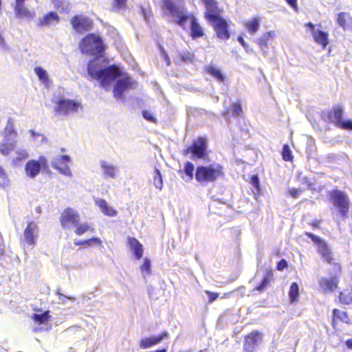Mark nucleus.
<instances>
[{"instance_id":"obj_1","label":"nucleus","mask_w":352,"mask_h":352,"mask_svg":"<svg viewBox=\"0 0 352 352\" xmlns=\"http://www.w3.org/2000/svg\"><path fill=\"white\" fill-rule=\"evenodd\" d=\"M87 74L93 79L100 82L102 87L109 86L116 81L113 86V96L117 100H124V92L132 87L130 77L125 75L120 68L113 65L106 67L100 58L91 60L87 64Z\"/></svg>"},{"instance_id":"obj_2","label":"nucleus","mask_w":352,"mask_h":352,"mask_svg":"<svg viewBox=\"0 0 352 352\" xmlns=\"http://www.w3.org/2000/svg\"><path fill=\"white\" fill-rule=\"evenodd\" d=\"M162 8L164 14L170 15L179 26L184 28L188 19H190V36L193 39L203 36L204 30L198 23L197 20L195 16L188 15L184 7L174 3L171 0H162Z\"/></svg>"},{"instance_id":"obj_3","label":"nucleus","mask_w":352,"mask_h":352,"mask_svg":"<svg viewBox=\"0 0 352 352\" xmlns=\"http://www.w3.org/2000/svg\"><path fill=\"white\" fill-rule=\"evenodd\" d=\"M224 112L223 118L232 133L233 139L239 142L248 136V131L246 129L237 126L236 129L232 126V119L236 122H239L240 119L243 117V111L241 103L237 102H232L227 104L226 100L224 101Z\"/></svg>"},{"instance_id":"obj_4","label":"nucleus","mask_w":352,"mask_h":352,"mask_svg":"<svg viewBox=\"0 0 352 352\" xmlns=\"http://www.w3.org/2000/svg\"><path fill=\"white\" fill-rule=\"evenodd\" d=\"M80 48L82 53L100 56L104 52L105 46L100 36L89 34L82 39Z\"/></svg>"},{"instance_id":"obj_5","label":"nucleus","mask_w":352,"mask_h":352,"mask_svg":"<svg viewBox=\"0 0 352 352\" xmlns=\"http://www.w3.org/2000/svg\"><path fill=\"white\" fill-rule=\"evenodd\" d=\"M3 134V140L0 143V153L3 155H8L16 144L17 132L14 127L12 118H8Z\"/></svg>"},{"instance_id":"obj_6","label":"nucleus","mask_w":352,"mask_h":352,"mask_svg":"<svg viewBox=\"0 0 352 352\" xmlns=\"http://www.w3.org/2000/svg\"><path fill=\"white\" fill-rule=\"evenodd\" d=\"M206 8L205 17L220 38V9L216 0H201Z\"/></svg>"},{"instance_id":"obj_7","label":"nucleus","mask_w":352,"mask_h":352,"mask_svg":"<svg viewBox=\"0 0 352 352\" xmlns=\"http://www.w3.org/2000/svg\"><path fill=\"white\" fill-rule=\"evenodd\" d=\"M55 104L54 111L56 114L64 116L77 113L79 109H82L81 102L64 98L55 102Z\"/></svg>"},{"instance_id":"obj_8","label":"nucleus","mask_w":352,"mask_h":352,"mask_svg":"<svg viewBox=\"0 0 352 352\" xmlns=\"http://www.w3.org/2000/svg\"><path fill=\"white\" fill-rule=\"evenodd\" d=\"M191 154L192 160L205 159L207 156V142L205 138L199 137L192 141L190 146L184 151V155Z\"/></svg>"},{"instance_id":"obj_9","label":"nucleus","mask_w":352,"mask_h":352,"mask_svg":"<svg viewBox=\"0 0 352 352\" xmlns=\"http://www.w3.org/2000/svg\"><path fill=\"white\" fill-rule=\"evenodd\" d=\"M48 168V162L44 156H40L38 160H30L25 165V172L28 177L35 178L41 170Z\"/></svg>"},{"instance_id":"obj_10","label":"nucleus","mask_w":352,"mask_h":352,"mask_svg":"<svg viewBox=\"0 0 352 352\" xmlns=\"http://www.w3.org/2000/svg\"><path fill=\"white\" fill-rule=\"evenodd\" d=\"M331 197L341 216L344 218L347 217L349 208V199L347 195L341 190H335L331 192Z\"/></svg>"},{"instance_id":"obj_11","label":"nucleus","mask_w":352,"mask_h":352,"mask_svg":"<svg viewBox=\"0 0 352 352\" xmlns=\"http://www.w3.org/2000/svg\"><path fill=\"white\" fill-rule=\"evenodd\" d=\"M219 175V171L212 166H198L195 171V179L200 183L215 181Z\"/></svg>"},{"instance_id":"obj_12","label":"nucleus","mask_w":352,"mask_h":352,"mask_svg":"<svg viewBox=\"0 0 352 352\" xmlns=\"http://www.w3.org/2000/svg\"><path fill=\"white\" fill-rule=\"evenodd\" d=\"M60 221L63 229H70L78 225L80 222V214L74 209L67 208L65 209L61 214Z\"/></svg>"},{"instance_id":"obj_13","label":"nucleus","mask_w":352,"mask_h":352,"mask_svg":"<svg viewBox=\"0 0 352 352\" xmlns=\"http://www.w3.org/2000/svg\"><path fill=\"white\" fill-rule=\"evenodd\" d=\"M307 236L317 246L318 252L321 255L322 258L327 263H331L333 258L331 256V252L327 243L319 236L311 233L305 232Z\"/></svg>"},{"instance_id":"obj_14","label":"nucleus","mask_w":352,"mask_h":352,"mask_svg":"<svg viewBox=\"0 0 352 352\" xmlns=\"http://www.w3.org/2000/svg\"><path fill=\"white\" fill-rule=\"evenodd\" d=\"M70 22L74 30L80 34H84L89 31L93 26L92 20L82 15H76L73 16Z\"/></svg>"},{"instance_id":"obj_15","label":"nucleus","mask_w":352,"mask_h":352,"mask_svg":"<svg viewBox=\"0 0 352 352\" xmlns=\"http://www.w3.org/2000/svg\"><path fill=\"white\" fill-rule=\"evenodd\" d=\"M38 236V227L34 222H29L23 232V241L29 245L34 246L36 243Z\"/></svg>"},{"instance_id":"obj_16","label":"nucleus","mask_w":352,"mask_h":352,"mask_svg":"<svg viewBox=\"0 0 352 352\" xmlns=\"http://www.w3.org/2000/svg\"><path fill=\"white\" fill-rule=\"evenodd\" d=\"M262 342V335L258 331L252 332L245 338L243 352H254Z\"/></svg>"},{"instance_id":"obj_17","label":"nucleus","mask_w":352,"mask_h":352,"mask_svg":"<svg viewBox=\"0 0 352 352\" xmlns=\"http://www.w3.org/2000/svg\"><path fill=\"white\" fill-rule=\"evenodd\" d=\"M167 331H164L158 336L145 337L140 340L139 346L142 349L150 348L168 337Z\"/></svg>"},{"instance_id":"obj_18","label":"nucleus","mask_w":352,"mask_h":352,"mask_svg":"<svg viewBox=\"0 0 352 352\" xmlns=\"http://www.w3.org/2000/svg\"><path fill=\"white\" fill-rule=\"evenodd\" d=\"M99 164L101 168L102 175L105 178L114 179L117 177L119 169L116 166L104 160H100Z\"/></svg>"},{"instance_id":"obj_19","label":"nucleus","mask_w":352,"mask_h":352,"mask_svg":"<svg viewBox=\"0 0 352 352\" xmlns=\"http://www.w3.org/2000/svg\"><path fill=\"white\" fill-rule=\"evenodd\" d=\"M338 279L337 277L330 278H320L319 285L324 292H333L338 287Z\"/></svg>"},{"instance_id":"obj_20","label":"nucleus","mask_w":352,"mask_h":352,"mask_svg":"<svg viewBox=\"0 0 352 352\" xmlns=\"http://www.w3.org/2000/svg\"><path fill=\"white\" fill-rule=\"evenodd\" d=\"M59 21L60 17L58 14L51 11L38 19V25L49 27L54 23H58Z\"/></svg>"},{"instance_id":"obj_21","label":"nucleus","mask_w":352,"mask_h":352,"mask_svg":"<svg viewBox=\"0 0 352 352\" xmlns=\"http://www.w3.org/2000/svg\"><path fill=\"white\" fill-rule=\"evenodd\" d=\"M128 243L135 258L137 260H140L143 255V245L134 237H129Z\"/></svg>"},{"instance_id":"obj_22","label":"nucleus","mask_w":352,"mask_h":352,"mask_svg":"<svg viewBox=\"0 0 352 352\" xmlns=\"http://www.w3.org/2000/svg\"><path fill=\"white\" fill-rule=\"evenodd\" d=\"M14 11L16 17L19 19L30 21L35 16L34 12L30 11L25 6H14Z\"/></svg>"},{"instance_id":"obj_23","label":"nucleus","mask_w":352,"mask_h":352,"mask_svg":"<svg viewBox=\"0 0 352 352\" xmlns=\"http://www.w3.org/2000/svg\"><path fill=\"white\" fill-rule=\"evenodd\" d=\"M95 203L104 215L108 217H115L117 215V211L110 206L106 200L98 198L95 201Z\"/></svg>"},{"instance_id":"obj_24","label":"nucleus","mask_w":352,"mask_h":352,"mask_svg":"<svg viewBox=\"0 0 352 352\" xmlns=\"http://www.w3.org/2000/svg\"><path fill=\"white\" fill-rule=\"evenodd\" d=\"M312 36L316 43L321 45L324 49L329 44V34L320 30L314 31Z\"/></svg>"},{"instance_id":"obj_25","label":"nucleus","mask_w":352,"mask_h":352,"mask_svg":"<svg viewBox=\"0 0 352 352\" xmlns=\"http://www.w3.org/2000/svg\"><path fill=\"white\" fill-rule=\"evenodd\" d=\"M337 21L343 30L352 29V18L347 12H340L338 14Z\"/></svg>"},{"instance_id":"obj_26","label":"nucleus","mask_w":352,"mask_h":352,"mask_svg":"<svg viewBox=\"0 0 352 352\" xmlns=\"http://www.w3.org/2000/svg\"><path fill=\"white\" fill-rule=\"evenodd\" d=\"M342 113V108L337 107L334 108L333 112L329 113L328 119L329 122L335 123V124L338 126L339 124L343 121Z\"/></svg>"},{"instance_id":"obj_27","label":"nucleus","mask_w":352,"mask_h":352,"mask_svg":"<svg viewBox=\"0 0 352 352\" xmlns=\"http://www.w3.org/2000/svg\"><path fill=\"white\" fill-rule=\"evenodd\" d=\"M261 19L258 17H254L244 23V25L248 30V32L251 35H254L256 33L260 28Z\"/></svg>"},{"instance_id":"obj_28","label":"nucleus","mask_w":352,"mask_h":352,"mask_svg":"<svg viewBox=\"0 0 352 352\" xmlns=\"http://www.w3.org/2000/svg\"><path fill=\"white\" fill-rule=\"evenodd\" d=\"M34 72L38 76L40 81L43 84L47 85L50 82V78L45 69L42 67L37 66L34 68Z\"/></svg>"},{"instance_id":"obj_29","label":"nucleus","mask_w":352,"mask_h":352,"mask_svg":"<svg viewBox=\"0 0 352 352\" xmlns=\"http://www.w3.org/2000/svg\"><path fill=\"white\" fill-rule=\"evenodd\" d=\"M52 2L60 12L68 13L70 10L69 3L67 1L52 0Z\"/></svg>"},{"instance_id":"obj_30","label":"nucleus","mask_w":352,"mask_h":352,"mask_svg":"<svg viewBox=\"0 0 352 352\" xmlns=\"http://www.w3.org/2000/svg\"><path fill=\"white\" fill-rule=\"evenodd\" d=\"M70 160L71 158L68 155H60L52 160L51 165L53 168H58V165L67 164Z\"/></svg>"},{"instance_id":"obj_31","label":"nucleus","mask_w":352,"mask_h":352,"mask_svg":"<svg viewBox=\"0 0 352 352\" xmlns=\"http://www.w3.org/2000/svg\"><path fill=\"white\" fill-rule=\"evenodd\" d=\"M50 316L48 311H45L41 314H33L32 316V320L38 324L47 322L50 320Z\"/></svg>"},{"instance_id":"obj_32","label":"nucleus","mask_w":352,"mask_h":352,"mask_svg":"<svg viewBox=\"0 0 352 352\" xmlns=\"http://www.w3.org/2000/svg\"><path fill=\"white\" fill-rule=\"evenodd\" d=\"M74 243L75 245H78V246L84 245H87L91 246V245H93L94 244L100 245L102 243V241L98 237H93L89 239L82 240V241L75 239Z\"/></svg>"},{"instance_id":"obj_33","label":"nucleus","mask_w":352,"mask_h":352,"mask_svg":"<svg viewBox=\"0 0 352 352\" xmlns=\"http://www.w3.org/2000/svg\"><path fill=\"white\" fill-rule=\"evenodd\" d=\"M273 276V273L271 270L267 271L264 276L262 282L259 285L256 287V289L259 292L263 291L270 283V280Z\"/></svg>"},{"instance_id":"obj_34","label":"nucleus","mask_w":352,"mask_h":352,"mask_svg":"<svg viewBox=\"0 0 352 352\" xmlns=\"http://www.w3.org/2000/svg\"><path fill=\"white\" fill-rule=\"evenodd\" d=\"M153 184L156 188H157L159 190L162 189V187H163L162 176L160 173V170L157 168H155L154 170Z\"/></svg>"},{"instance_id":"obj_35","label":"nucleus","mask_w":352,"mask_h":352,"mask_svg":"<svg viewBox=\"0 0 352 352\" xmlns=\"http://www.w3.org/2000/svg\"><path fill=\"white\" fill-rule=\"evenodd\" d=\"M299 295V288L296 283H292L289 292V296L291 302H294L297 300Z\"/></svg>"},{"instance_id":"obj_36","label":"nucleus","mask_w":352,"mask_h":352,"mask_svg":"<svg viewBox=\"0 0 352 352\" xmlns=\"http://www.w3.org/2000/svg\"><path fill=\"white\" fill-rule=\"evenodd\" d=\"M340 300L342 303L349 305L352 303V289L351 291H344L340 293Z\"/></svg>"},{"instance_id":"obj_37","label":"nucleus","mask_w":352,"mask_h":352,"mask_svg":"<svg viewBox=\"0 0 352 352\" xmlns=\"http://www.w3.org/2000/svg\"><path fill=\"white\" fill-rule=\"evenodd\" d=\"M275 35V32L274 31H269L264 33L262 36L257 39L258 45H264L267 44L268 41L270 38L273 37Z\"/></svg>"},{"instance_id":"obj_38","label":"nucleus","mask_w":352,"mask_h":352,"mask_svg":"<svg viewBox=\"0 0 352 352\" xmlns=\"http://www.w3.org/2000/svg\"><path fill=\"white\" fill-rule=\"evenodd\" d=\"M333 314L335 318H337L344 322L349 323V318L346 312L340 311L337 309H334Z\"/></svg>"},{"instance_id":"obj_39","label":"nucleus","mask_w":352,"mask_h":352,"mask_svg":"<svg viewBox=\"0 0 352 352\" xmlns=\"http://www.w3.org/2000/svg\"><path fill=\"white\" fill-rule=\"evenodd\" d=\"M75 227L76 228L75 233L78 236L82 235L84 233L90 230V226L87 223H80L79 222L78 225L75 226Z\"/></svg>"},{"instance_id":"obj_40","label":"nucleus","mask_w":352,"mask_h":352,"mask_svg":"<svg viewBox=\"0 0 352 352\" xmlns=\"http://www.w3.org/2000/svg\"><path fill=\"white\" fill-rule=\"evenodd\" d=\"M194 170H195V167L192 162H186L183 172L186 174V175L187 177H189L190 179H192L193 178Z\"/></svg>"},{"instance_id":"obj_41","label":"nucleus","mask_w":352,"mask_h":352,"mask_svg":"<svg viewBox=\"0 0 352 352\" xmlns=\"http://www.w3.org/2000/svg\"><path fill=\"white\" fill-rule=\"evenodd\" d=\"M29 132L30 133L34 140L38 144H42L47 140L44 135L36 133L32 129H30Z\"/></svg>"},{"instance_id":"obj_42","label":"nucleus","mask_w":352,"mask_h":352,"mask_svg":"<svg viewBox=\"0 0 352 352\" xmlns=\"http://www.w3.org/2000/svg\"><path fill=\"white\" fill-rule=\"evenodd\" d=\"M54 168L58 170L60 172V173H61L63 175L67 177H72V171L67 164L58 165V168Z\"/></svg>"},{"instance_id":"obj_43","label":"nucleus","mask_w":352,"mask_h":352,"mask_svg":"<svg viewBox=\"0 0 352 352\" xmlns=\"http://www.w3.org/2000/svg\"><path fill=\"white\" fill-rule=\"evenodd\" d=\"M140 270L144 276V274H149L151 272V261L148 258H144V263L140 267Z\"/></svg>"},{"instance_id":"obj_44","label":"nucleus","mask_w":352,"mask_h":352,"mask_svg":"<svg viewBox=\"0 0 352 352\" xmlns=\"http://www.w3.org/2000/svg\"><path fill=\"white\" fill-rule=\"evenodd\" d=\"M282 155H283V159L285 161H291L292 160L293 156L292 155V151L290 150V148L288 145L285 144L283 146V151H282Z\"/></svg>"},{"instance_id":"obj_45","label":"nucleus","mask_w":352,"mask_h":352,"mask_svg":"<svg viewBox=\"0 0 352 352\" xmlns=\"http://www.w3.org/2000/svg\"><path fill=\"white\" fill-rule=\"evenodd\" d=\"M228 26L227 21L221 17V38H229L230 34L228 32Z\"/></svg>"},{"instance_id":"obj_46","label":"nucleus","mask_w":352,"mask_h":352,"mask_svg":"<svg viewBox=\"0 0 352 352\" xmlns=\"http://www.w3.org/2000/svg\"><path fill=\"white\" fill-rule=\"evenodd\" d=\"M207 72L208 74L214 76L217 80L220 81V70L219 69L214 68L212 66H210L207 68Z\"/></svg>"},{"instance_id":"obj_47","label":"nucleus","mask_w":352,"mask_h":352,"mask_svg":"<svg viewBox=\"0 0 352 352\" xmlns=\"http://www.w3.org/2000/svg\"><path fill=\"white\" fill-rule=\"evenodd\" d=\"M142 116L145 120H146L149 122H156V118L153 116V114L150 111H148L147 110L142 111Z\"/></svg>"},{"instance_id":"obj_48","label":"nucleus","mask_w":352,"mask_h":352,"mask_svg":"<svg viewBox=\"0 0 352 352\" xmlns=\"http://www.w3.org/2000/svg\"><path fill=\"white\" fill-rule=\"evenodd\" d=\"M56 294L59 297V300L63 304L65 303L66 300H71L72 301H75L76 300V298L75 297L65 296L63 294L60 293L58 290L56 292Z\"/></svg>"},{"instance_id":"obj_49","label":"nucleus","mask_w":352,"mask_h":352,"mask_svg":"<svg viewBox=\"0 0 352 352\" xmlns=\"http://www.w3.org/2000/svg\"><path fill=\"white\" fill-rule=\"evenodd\" d=\"M16 153L17 154L16 160L18 161L23 160L28 157V152L24 149H19Z\"/></svg>"},{"instance_id":"obj_50","label":"nucleus","mask_w":352,"mask_h":352,"mask_svg":"<svg viewBox=\"0 0 352 352\" xmlns=\"http://www.w3.org/2000/svg\"><path fill=\"white\" fill-rule=\"evenodd\" d=\"M0 49L3 52H8L10 50V47L6 43L5 38L3 36V35L1 32H0Z\"/></svg>"},{"instance_id":"obj_51","label":"nucleus","mask_w":352,"mask_h":352,"mask_svg":"<svg viewBox=\"0 0 352 352\" xmlns=\"http://www.w3.org/2000/svg\"><path fill=\"white\" fill-rule=\"evenodd\" d=\"M339 127L343 129H350L352 130V120H344L339 124Z\"/></svg>"},{"instance_id":"obj_52","label":"nucleus","mask_w":352,"mask_h":352,"mask_svg":"<svg viewBox=\"0 0 352 352\" xmlns=\"http://www.w3.org/2000/svg\"><path fill=\"white\" fill-rule=\"evenodd\" d=\"M182 59L185 62H191L194 55L189 52H184L181 54Z\"/></svg>"},{"instance_id":"obj_53","label":"nucleus","mask_w":352,"mask_h":352,"mask_svg":"<svg viewBox=\"0 0 352 352\" xmlns=\"http://www.w3.org/2000/svg\"><path fill=\"white\" fill-rule=\"evenodd\" d=\"M289 195L294 197V198H297L300 194V192H302V190L300 189H297V188H292L289 190Z\"/></svg>"},{"instance_id":"obj_54","label":"nucleus","mask_w":352,"mask_h":352,"mask_svg":"<svg viewBox=\"0 0 352 352\" xmlns=\"http://www.w3.org/2000/svg\"><path fill=\"white\" fill-rule=\"evenodd\" d=\"M127 0H114V6L122 8L125 6Z\"/></svg>"},{"instance_id":"obj_55","label":"nucleus","mask_w":352,"mask_h":352,"mask_svg":"<svg viewBox=\"0 0 352 352\" xmlns=\"http://www.w3.org/2000/svg\"><path fill=\"white\" fill-rule=\"evenodd\" d=\"M161 52L163 60L166 63L167 65H170V60L169 59V57L162 47H161Z\"/></svg>"},{"instance_id":"obj_56","label":"nucleus","mask_w":352,"mask_h":352,"mask_svg":"<svg viewBox=\"0 0 352 352\" xmlns=\"http://www.w3.org/2000/svg\"><path fill=\"white\" fill-rule=\"evenodd\" d=\"M238 41L241 44L245 50L248 52H249V46L248 43L244 41L242 36H239L237 38Z\"/></svg>"},{"instance_id":"obj_57","label":"nucleus","mask_w":352,"mask_h":352,"mask_svg":"<svg viewBox=\"0 0 352 352\" xmlns=\"http://www.w3.org/2000/svg\"><path fill=\"white\" fill-rule=\"evenodd\" d=\"M206 293L208 295V301L210 302H213L219 296V294H217V293H212V292H206Z\"/></svg>"},{"instance_id":"obj_58","label":"nucleus","mask_w":352,"mask_h":352,"mask_svg":"<svg viewBox=\"0 0 352 352\" xmlns=\"http://www.w3.org/2000/svg\"><path fill=\"white\" fill-rule=\"evenodd\" d=\"M287 265V263L285 259H282L277 265V270H283L284 268H285Z\"/></svg>"},{"instance_id":"obj_59","label":"nucleus","mask_w":352,"mask_h":352,"mask_svg":"<svg viewBox=\"0 0 352 352\" xmlns=\"http://www.w3.org/2000/svg\"><path fill=\"white\" fill-rule=\"evenodd\" d=\"M251 182H252V185L255 188L258 187V186H259V179H258V176L257 175H252V177H251Z\"/></svg>"},{"instance_id":"obj_60","label":"nucleus","mask_w":352,"mask_h":352,"mask_svg":"<svg viewBox=\"0 0 352 352\" xmlns=\"http://www.w3.org/2000/svg\"><path fill=\"white\" fill-rule=\"evenodd\" d=\"M261 50L263 52V54L266 56L268 54V50H269V47H268V44H264L263 45H258Z\"/></svg>"},{"instance_id":"obj_61","label":"nucleus","mask_w":352,"mask_h":352,"mask_svg":"<svg viewBox=\"0 0 352 352\" xmlns=\"http://www.w3.org/2000/svg\"><path fill=\"white\" fill-rule=\"evenodd\" d=\"M301 183L303 184H305L307 186V188H309V189H312V186L314 185L313 184H311L309 179L307 177H302L301 179Z\"/></svg>"},{"instance_id":"obj_62","label":"nucleus","mask_w":352,"mask_h":352,"mask_svg":"<svg viewBox=\"0 0 352 352\" xmlns=\"http://www.w3.org/2000/svg\"><path fill=\"white\" fill-rule=\"evenodd\" d=\"M287 3L294 9H297V0H285Z\"/></svg>"},{"instance_id":"obj_63","label":"nucleus","mask_w":352,"mask_h":352,"mask_svg":"<svg viewBox=\"0 0 352 352\" xmlns=\"http://www.w3.org/2000/svg\"><path fill=\"white\" fill-rule=\"evenodd\" d=\"M306 25L310 29V30L311 31L312 34H313L314 31H316L317 30L315 29L314 25L312 23H311V22L308 23Z\"/></svg>"},{"instance_id":"obj_64","label":"nucleus","mask_w":352,"mask_h":352,"mask_svg":"<svg viewBox=\"0 0 352 352\" xmlns=\"http://www.w3.org/2000/svg\"><path fill=\"white\" fill-rule=\"evenodd\" d=\"M346 345L349 349H352V338L346 341Z\"/></svg>"}]
</instances>
